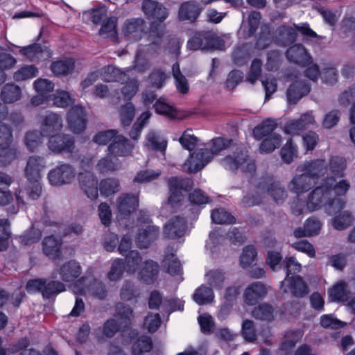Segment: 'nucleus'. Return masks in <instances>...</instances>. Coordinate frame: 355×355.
I'll use <instances>...</instances> for the list:
<instances>
[{"label":"nucleus","mask_w":355,"mask_h":355,"mask_svg":"<svg viewBox=\"0 0 355 355\" xmlns=\"http://www.w3.org/2000/svg\"><path fill=\"white\" fill-rule=\"evenodd\" d=\"M350 187V182L347 179L336 182L334 177H327L310 192L306 207L309 211L324 207L327 214H336L344 208L345 201L341 197L346 195Z\"/></svg>","instance_id":"obj_1"},{"label":"nucleus","mask_w":355,"mask_h":355,"mask_svg":"<svg viewBox=\"0 0 355 355\" xmlns=\"http://www.w3.org/2000/svg\"><path fill=\"white\" fill-rule=\"evenodd\" d=\"M45 166V162L41 157L31 156L27 160L24 170L25 176L28 182L26 193L32 200L37 199L41 194V173Z\"/></svg>","instance_id":"obj_2"},{"label":"nucleus","mask_w":355,"mask_h":355,"mask_svg":"<svg viewBox=\"0 0 355 355\" xmlns=\"http://www.w3.org/2000/svg\"><path fill=\"white\" fill-rule=\"evenodd\" d=\"M222 164L225 168L232 171L240 170L242 172L250 173H253L256 168L254 160L239 148L223 158Z\"/></svg>","instance_id":"obj_3"},{"label":"nucleus","mask_w":355,"mask_h":355,"mask_svg":"<svg viewBox=\"0 0 355 355\" xmlns=\"http://www.w3.org/2000/svg\"><path fill=\"white\" fill-rule=\"evenodd\" d=\"M162 35L150 33L148 35L150 43L147 45L139 46L135 59L134 68L139 72L145 71L148 67L147 58L156 53L159 49V42Z\"/></svg>","instance_id":"obj_4"},{"label":"nucleus","mask_w":355,"mask_h":355,"mask_svg":"<svg viewBox=\"0 0 355 355\" xmlns=\"http://www.w3.org/2000/svg\"><path fill=\"white\" fill-rule=\"evenodd\" d=\"M47 146L55 154H72L75 149V140L67 134H54L49 137Z\"/></svg>","instance_id":"obj_5"},{"label":"nucleus","mask_w":355,"mask_h":355,"mask_svg":"<svg viewBox=\"0 0 355 355\" xmlns=\"http://www.w3.org/2000/svg\"><path fill=\"white\" fill-rule=\"evenodd\" d=\"M63 126V119L57 113L48 112L40 117V130L41 134L46 137L61 131Z\"/></svg>","instance_id":"obj_6"},{"label":"nucleus","mask_w":355,"mask_h":355,"mask_svg":"<svg viewBox=\"0 0 355 355\" xmlns=\"http://www.w3.org/2000/svg\"><path fill=\"white\" fill-rule=\"evenodd\" d=\"M76 176L74 168L69 164H62L51 169L48 179L51 185L62 186L71 183Z\"/></svg>","instance_id":"obj_7"},{"label":"nucleus","mask_w":355,"mask_h":355,"mask_svg":"<svg viewBox=\"0 0 355 355\" xmlns=\"http://www.w3.org/2000/svg\"><path fill=\"white\" fill-rule=\"evenodd\" d=\"M296 171L304 172L313 181L316 182L327 172V164L324 159H315L306 161L298 165Z\"/></svg>","instance_id":"obj_8"},{"label":"nucleus","mask_w":355,"mask_h":355,"mask_svg":"<svg viewBox=\"0 0 355 355\" xmlns=\"http://www.w3.org/2000/svg\"><path fill=\"white\" fill-rule=\"evenodd\" d=\"M193 186L192 180L189 178H171L168 180L170 196L168 203L175 205L183 199L182 191H187Z\"/></svg>","instance_id":"obj_9"},{"label":"nucleus","mask_w":355,"mask_h":355,"mask_svg":"<svg viewBox=\"0 0 355 355\" xmlns=\"http://www.w3.org/2000/svg\"><path fill=\"white\" fill-rule=\"evenodd\" d=\"M315 123L313 111L306 112L300 115L297 119L288 121L284 125V132L288 135H297L302 131L314 125Z\"/></svg>","instance_id":"obj_10"},{"label":"nucleus","mask_w":355,"mask_h":355,"mask_svg":"<svg viewBox=\"0 0 355 355\" xmlns=\"http://www.w3.org/2000/svg\"><path fill=\"white\" fill-rule=\"evenodd\" d=\"M300 173L295 174L287 185L288 190L298 197L308 192L316 184L309 175L304 172Z\"/></svg>","instance_id":"obj_11"},{"label":"nucleus","mask_w":355,"mask_h":355,"mask_svg":"<svg viewBox=\"0 0 355 355\" xmlns=\"http://www.w3.org/2000/svg\"><path fill=\"white\" fill-rule=\"evenodd\" d=\"M280 288L284 293H290L299 297L308 293L307 286L300 276H286L282 282Z\"/></svg>","instance_id":"obj_12"},{"label":"nucleus","mask_w":355,"mask_h":355,"mask_svg":"<svg viewBox=\"0 0 355 355\" xmlns=\"http://www.w3.org/2000/svg\"><path fill=\"white\" fill-rule=\"evenodd\" d=\"M67 122L69 129L74 133L83 132L87 124L85 110L81 105L72 107L67 113Z\"/></svg>","instance_id":"obj_13"},{"label":"nucleus","mask_w":355,"mask_h":355,"mask_svg":"<svg viewBox=\"0 0 355 355\" xmlns=\"http://www.w3.org/2000/svg\"><path fill=\"white\" fill-rule=\"evenodd\" d=\"M122 32L127 40H138L146 33L145 21L141 18L128 19L123 26Z\"/></svg>","instance_id":"obj_14"},{"label":"nucleus","mask_w":355,"mask_h":355,"mask_svg":"<svg viewBox=\"0 0 355 355\" xmlns=\"http://www.w3.org/2000/svg\"><path fill=\"white\" fill-rule=\"evenodd\" d=\"M211 160V155L205 154L203 148L198 149L191 154L183 165L187 173H195L205 167Z\"/></svg>","instance_id":"obj_15"},{"label":"nucleus","mask_w":355,"mask_h":355,"mask_svg":"<svg viewBox=\"0 0 355 355\" xmlns=\"http://www.w3.org/2000/svg\"><path fill=\"white\" fill-rule=\"evenodd\" d=\"M19 53L32 62L46 60L52 56V53L48 48L42 47L39 44L20 47Z\"/></svg>","instance_id":"obj_16"},{"label":"nucleus","mask_w":355,"mask_h":355,"mask_svg":"<svg viewBox=\"0 0 355 355\" xmlns=\"http://www.w3.org/2000/svg\"><path fill=\"white\" fill-rule=\"evenodd\" d=\"M139 205L137 196L130 194H122L116 200L117 217L125 218L134 211Z\"/></svg>","instance_id":"obj_17"},{"label":"nucleus","mask_w":355,"mask_h":355,"mask_svg":"<svg viewBox=\"0 0 355 355\" xmlns=\"http://www.w3.org/2000/svg\"><path fill=\"white\" fill-rule=\"evenodd\" d=\"M80 187L84 193L91 200L98 196V180L91 172L82 173L78 176Z\"/></svg>","instance_id":"obj_18"},{"label":"nucleus","mask_w":355,"mask_h":355,"mask_svg":"<svg viewBox=\"0 0 355 355\" xmlns=\"http://www.w3.org/2000/svg\"><path fill=\"white\" fill-rule=\"evenodd\" d=\"M60 278L64 282H72L82 273V267L76 260H70L62 264L56 270Z\"/></svg>","instance_id":"obj_19"},{"label":"nucleus","mask_w":355,"mask_h":355,"mask_svg":"<svg viewBox=\"0 0 355 355\" xmlns=\"http://www.w3.org/2000/svg\"><path fill=\"white\" fill-rule=\"evenodd\" d=\"M187 229V220L182 217L171 218L164 227V235L168 239H177L182 236Z\"/></svg>","instance_id":"obj_20"},{"label":"nucleus","mask_w":355,"mask_h":355,"mask_svg":"<svg viewBox=\"0 0 355 355\" xmlns=\"http://www.w3.org/2000/svg\"><path fill=\"white\" fill-rule=\"evenodd\" d=\"M133 146L123 135H118L108 146V153L114 157H127L131 155Z\"/></svg>","instance_id":"obj_21"},{"label":"nucleus","mask_w":355,"mask_h":355,"mask_svg":"<svg viewBox=\"0 0 355 355\" xmlns=\"http://www.w3.org/2000/svg\"><path fill=\"white\" fill-rule=\"evenodd\" d=\"M85 277H83L78 279V281L76 282V285L74 286L73 288V292L76 294H89L100 300H103L106 297L107 291L105 288L104 285L101 282L97 280L94 281L92 284L90 285L89 287L79 289L78 288V284H82L83 282H85Z\"/></svg>","instance_id":"obj_22"},{"label":"nucleus","mask_w":355,"mask_h":355,"mask_svg":"<svg viewBox=\"0 0 355 355\" xmlns=\"http://www.w3.org/2000/svg\"><path fill=\"white\" fill-rule=\"evenodd\" d=\"M267 294L266 286L261 282H253L248 286L243 294L245 302L248 305L255 304Z\"/></svg>","instance_id":"obj_23"},{"label":"nucleus","mask_w":355,"mask_h":355,"mask_svg":"<svg viewBox=\"0 0 355 355\" xmlns=\"http://www.w3.org/2000/svg\"><path fill=\"white\" fill-rule=\"evenodd\" d=\"M142 9L148 18L162 21L167 17L166 9L157 1L144 0L142 4Z\"/></svg>","instance_id":"obj_24"},{"label":"nucleus","mask_w":355,"mask_h":355,"mask_svg":"<svg viewBox=\"0 0 355 355\" xmlns=\"http://www.w3.org/2000/svg\"><path fill=\"white\" fill-rule=\"evenodd\" d=\"M159 232V227L155 225H148L146 228L141 229L137 237V246L140 248H148L157 239Z\"/></svg>","instance_id":"obj_25"},{"label":"nucleus","mask_w":355,"mask_h":355,"mask_svg":"<svg viewBox=\"0 0 355 355\" xmlns=\"http://www.w3.org/2000/svg\"><path fill=\"white\" fill-rule=\"evenodd\" d=\"M97 71L99 74V78L104 82L123 83L128 79V76L125 73L111 65H107L101 69H97Z\"/></svg>","instance_id":"obj_26"},{"label":"nucleus","mask_w":355,"mask_h":355,"mask_svg":"<svg viewBox=\"0 0 355 355\" xmlns=\"http://www.w3.org/2000/svg\"><path fill=\"white\" fill-rule=\"evenodd\" d=\"M157 113L164 115L171 119H182L184 114L181 111L168 104L165 99H158L153 105Z\"/></svg>","instance_id":"obj_27"},{"label":"nucleus","mask_w":355,"mask_h":355,"mask_svg":"<svg viewBox=\"0 0 355 355\" xmlns=\"http://www.w3.org/2000/svg\"><path fill=\"white\" fill-rule=\"evenodd\" d=\"M286 55L290 61L303 66L309 64L311 59L304 47L301 44H295L291 46L287 51Z\"/></svg>","instance_id":"obj_28"},{"label":"nucleus","mask_w":355,"mask_h":355,"mask_svg":"<svg viewBox=\"0 0 355 355\" xmlns=\"http://www.w3.org/2000/svg\"><path fill=\"white\" fill-rule=\"evenodd\" d=\"M201 11L202 9L197 2L188 1L181 4L178 15L180 20L193 21L198 18Z\"/></svg>","instance_id":"obj_29"},{"label":"nucleus","mask_w":355,"mask_h":355,"mask_svg":"<svg viewBox=\"0 0 355 355\" xmlns=\"http://www.w3.org/2000/svg\"><path fill=\"white\" fill-rule=\"evenodd\" d=\"M310 92V87L304 81H295L287 90V98L289 103H296L303 96Z\"/></svg>","instance_id":"obj_30"},{"label":"nucleus","mask_w":355,"mask_h":355,"mask_svg":"<svg viewBox=\"0 0 355 355\" xmlns=\"http://www.w3.org/2000/svg\"><path fill=\"white\" fill-rule=\"evenodd\" d=\"M42 245L44 253L49 257L55 259L60 257L62 245L60 239H57L53 236H46L42 242Z\"/></svg>","instance_id":"obj_31"},{"label":"nucleus","mask_w":355,"mask_h":355,"mask_svg":"<svg viewBox=\"0 0 355 355\" xmlns=\"http://www.w3.org/2000/svg\"><path fill=\"white\" fill-rule=\"evenodd\" d=\"M21 96V88L14 83L6 84L0 94V98L4 103H15L20 99Z\"/></svg>","instance_id":"obj_32"},{"label":"nucleus","mask_w":355,"mask_h":355,"mask_svg":"<svg viewBox=\"0 0 355 355\" xmlns=\"http://www.w3.org/2000/svg\"><path fill=\"white\" fill-rule=\"evenodd\" d=\"M158 272V264L152 260H149L145 262L144 268L139 272V276L144 282L150 284L156 280Z\"/></svg>","instance_id":"obj_33"},{"label":"nucleus","mask_w":355,"mask_h":355,"mask_svg":"<svg viewBox=\"0 0 355 355\" xmlns=\"http://www.w3.org/2000/svg\"><path fill=\"white\" fill-rule=\"evenodd\" d=\"M349 291L343 281L338 282L329 291V298L333 302H345L349 299Z\"/></svg>","instance_id":"obj_34"},{"label":"nucleus","mask_w":355,"mask_h":355,"mask_svg":"<svg viewBox=\"0 0 355 355\" xmlns=\"http://www.w3.org/2000/svg\"><path fill=\"white\" fill-rule=\"evenodd\" d=\"M276 126L277 124L274 121L270 119L264 121L253 130L254 138L257 140H261L262 139L270 137L272 135H278L274 132Z\"/></svg>","instance_id":"obj_35"},{"label":"nucleus","mask_w":355,"mask_h":355,"mask_svg":"<svg viewBox=\"0 0 355 355\" xmlns=\"http://www.w3.org/2000/svg\"><path fill=\"white\" fill-rule=\"evenodd\" d=\"M121 166V164L119 158L114 157L108 153L106 157L99 160L96 168L101 173H107L118 170Z\"/></svg>","instance_id":"obj_36"},{"label":"nucleus","mask_w":355,"mask_h":355,"mask_svg":"<svg viewBox=\"0 0 355 355\" xmlns=\"http://www.w3.org/2000/svg\"><path fill=\"white\" fill-rule=\"evenodd\" d=\"M74 69L72 59H64L53 62L51 65L52 72L56 76H66Z\"/></svg>","instance_id":"obj_37"},{"label":"nucleus","mask_w":355,"mask_h":355,"mask_svg":"<svg viewBox=\"0 0 355 355\" xmlns=\"http://www.w3.org/2000/svg\"><path fill=\"white\" fill-rule=\"evenodd\" d=\"M282 137L280 135H272L270 137L262 139L259 146L261 153H270L280 146Z\"/></svg>","instance_id":"obj_38"},{"label":"nucleus","mask_w":355,"mask_h":355,"mask_svg":"<svg viewBox=\"0 0 355 355\" xmlns=\"http://www.w3.org/2000/svg\"><path fill=\"white\" fill-rule=\"evenodd\" d=\"M214 298L212 289L203 285L196 289L193 295V300L200 305L211 302Z\"/></svg>","instance_id":"obj_39"},{"label":"nucleus","mask_w":355,"mask_h":355,"mask_svg":"<svg viewBox=\"0 0 355 355\" xmlns=\"http://www.w3.org/2000/svg\"><path fill=\"white\" fill-rule=\"evenodd\" d=\"M267 192L278 204L282 203L287 198V191L279 182H272L267 186Z\"/></svg>","instance_id":"obj_40"},{"label":"nucleus","mask_w":355,"mask_h":355,"mask_svg":"<svg viewBox=\"0 0 355 355\" xmlns=\"http://www.w3.org/2000/svg\"><path fill=\"white\" fill-rule=\"evenodd\" d=\"M116 23V17H111L108 18L99 31L100 35L115 40L117 38Z\"/></svg>","instance_id":"obj_41"},{"label":"nucleus","mask_w":355,"mask_h":355,"mask_svg":"<svg viewBox=\"0 0 355 355\" xmlns=\"http://www.w3.org/2000/svg\"><path fill=\"white\" fill-rule=\"evenodd\" d=\"M43 135L41 134V131L33 130L26 133L24 143L27 148L30 151H34L37 150L43 143Z\"/></svg>","instance_id":"obj_42"},{"label":"nucleus","mask_w":355,"mask_h":355,"mask_svg":"<svg viewBox=\"0 0 355 355\" xmlns=\"http://www.w3.org/2000/svg\"><path fill=\"white\" fill-rule=\"evenodd\" d=\"M172 71L178 90L182 94H187L189 90V85L185 76L182 74L178 63L173 65Z\"/></svg>","instance_id":"obj_43"},{"label":"nucleus","mask_w":355,"mask_h":355,"mask_svg":"<svg viewBox=\"0 0 355 355\" xmlns=\"http://www.w3.org/2000/svg\"><path fill=\"white\" fill-rule=\"evenodd\" d=\"M329 170L335 177L342 178L345 175V170L347 167V162L342 157H332L329 163Z\"/></svg>","instance_id":"obj_44"},{"label":"nucleus","mask_w":355,"mask_h":355,"mask_svg":"<svg viewBox=\"0 0 355 355\" xmlns=\"http://www.w3.org/2000/svg\"><path fill=\"white\" fill-rule=\"evenodd\" d=\"M65 290V286L61 282L56 280L47 282L45 279V285L42 290V296L44 298L49 299L53 295H58Z\"/></svg>","instance_id":"obj_45"},{"label":"nucleus","mask_w":355,"mask_h":355,"mask_svg":"<svg viewBox=\"0 0 355 355\" xmlns=\"http://www.w3.org/2000/svg\"><path fill=\"white\" fill-rule=\"evenodd\" d=\"M280 154L282 161L286 164L291 163L297 156V146L293 143L292 139H288L282 148Z\"/></svg>","instance_id":"obj_46"},{"label":"nucleus","mask_w":355,"mask_h":355,"mask_svg":"<svg viewBox=\"0 0 355 355\" xmlns=\"http://www.w3.org/2000/svg\"><path fill=\"white\" fill-rule=\"evenodd\" d=\"M230 144V140L223 139L222 137H216L211 140L209 143L210 150H208L207 148H203V150L205 154L211 155L212 159L214 155H218L222 150L226 149L229 146Z\"/></svg>","instance_id":"obj_47"},{"label":"nucleus","mask_w":355,"mask_h":355,"mask_svg":"<svg viewBox=\"0 0 355 355\" xmlns=\"http://www.w3.org/2000/svg\"><path fill=\"white\" fill-rule=\"evenodd\" d=\"M164 267L166 268L167 272L171 275L181 274V265L178 258L173 253L166 254L163 260Z\"/></svg>","instance_id":"obj_48"},{"label":"nucleus","mask_w":355,"mask_h":355,"mask_svg":"<svg viewBox=\"0 0 355 355\" xmlns=\"http://www.w3.org/2000/svg\"><path fill=\"white\" fill-rule=\"evenodd\" d=\"M99 190L101 195L109 196L120 190V184L119 180L114 178L105 179L101 182Z\"/></svg>","instance_id":"obj_49"},{"label":"nucleus","mask_w":355,"mask_h":355,"mask_svg":"<svg viewBox=\"0 0 355 355\" xmlns=\"http://www.w3.org/2000/svg\"><path fill=\"white\" fill-rule=\"evenodd\" d=\"M252 315L258 320H272L274 318V309L268 304H261L254 309Z\"/></svg>","instance_id":"obj_50"},{"label":"nucleus","mask_w":355,"mask_h":355,"mask_svg":"<svg viewBox=\"0 0 355 355\" xmlns=\"http://www.w3.org/2000/svg\"><path fill=\"white\" fill-rule=\"evenodd\" d=\"M142 258L137 250H130L125 254V268L129 272L134 273L139 268Z\"/></svg>","instance_id":"obj_51"},{"label":"nucleus","mask_w":355,"mask_h":355,"mask_svg":"<svg viewBox=\"0 0 355 355\" xmlns=\"http://www.w3.org/2000/svg\"><path fill=\"white\" fill-rule=\"evenodd\" d=\"M205 279L212 288L220 289L225 280V276L220 270H211L206 273Z\"/></svg>","instance_id":"obj_52"},{"label":"nucleus","mask_w":355,"mask_h":355,"mask_svg":"<svg viewBox=\"0 0 355 355\" xmlns=\"http://www.w3.org/2000/svg\"><path fill=\"white\" fill-rule=\"evenodd\" d=\"M38 69L33 65H25L15 72L13 78L17 81H24L36 77Z\"/></svg>","instance_id":"obj_53"},{"label":"nucleus","mask_w":355,"mask_h":355,"mask_svg":"<svg viewBox=\"0 0 355 355\" xmlns=\"http://www.w3.org/2000/svg\"><path fill=\"white\" fill-rule=\"evenodd\" d=\"M257 252L253 245L245 247L240 256V265L243 268L250 266L256 259Z\"/></svg>","instance_id":"obj_54"},{"label":"nucleus","mask_w":355,"mask_h":355,"mask_svg":"<svg viewBox=\"0 0 355 355\" xmlns=\"http://www.w3.org/2000/svg\"><path fill=\"white\" fill-rule=\"evenodd\" d=\"M153 347V343L150 337L142 336L133 344L132 354L134 355H141L143 353L148 352Z\"/></svg>","instance_id":"obj_55"},{"label":"nucleus","mask_w":355,"mask_h":355,"mask_svg":"<svg viewBox=\"0 0 355 355\" xmlns=\"http://www.w3.org/2000/svg\"><path fill=\"white\" fill-rule=\"evenodd\" d=\"M205 50L221 49L224 46L223 40L211 31H205Z\"/></svg>","instance_id":"obj_56"},{"label":"nucleus","mask_w":355,"mask_h":355,"mask_svg":"<svg viewBox=\"0 0 355 355\" xmlns=\"http://www.w3.org/2000/svg\"><path fill=\"white\" fill-rule=\"evenodd\" d=\"M353 218L350 213L343 211L332 220L334 227L338 230L347 228L352 223Z\"/></svg>","instance_id":"obj_57"},{"label":"nucleus","mask_w":355,"mask_h":355,"mask_svg":"<svg viewBox=\"0 0 355 355\" xmlns=\"http://www.w3.org/2000/svg\"><path fill=\"white\" fill-rule=\"evenodd\" d=\"M147 145L157 150L164 151L166 148V141L161 138L155 132L150 131L146 136Z\"/></svg>","instance_id":"obj_58"},{"label":"nucleus","mask_w":355,"mask_h":355,"mask_svg":"<svg viewBox=\"0 0 355 355\" xmlns=\"http://www.w3.org/2000/svg\"><path fill=\"white\" fill-rule=\"evenodd\" d=\"M135 106L131 103H127L121 107L119 110L120 119L123 125H129L135 116Z\"/></svg>","instance_id":"obj_59"},{"label":"nucleus","mask_w":355,"mask_h":355,"mask_svg":"<svg viewBox=\"0 0 355 355\" xmlns=\"http://www.w3.org/2000/svg\"><path fill=\"white\" fill-rule=\"evenodd\" d=\"M53 100V104L58 107H66L73 104V101L70 94L63 90L56 91Z\"/></svg>","instance_id":"obj_60"},{"label":"nucleus","mask_w":355,"mask_h":355,"mask_svg":"<svg viewBox=\"0 0 355 355\" xmlns=\"http://www.w3.org/2000/svg\"><path fill=\"white\" fill-rule=\"evenodd\" d=\"M211 216L212 220L218 224H232L235 221L234 216L223 209L213 211Z\"/></svg>","instance_id":"obj_61"},{"label":"nucleus","mask_w":355,"mask_h":355,"mask_svg":"<svg viewBox=\"0 0 355 355\" xmlns=\"http://www.w3.org/2000/svg\"><path fill=\"white\" fill-rule=\"evenodd\" d=\"M6 121L10 125H15L21 121V116L18 114H8V108L6 105L0 103V124Z\"/></svg>","instance_id":"obj_62"},{"label":"nucleus","mask_w":355,"mask_h":355,"mask_svg":"<svg viewBox=\"0 0 355 355\" xmlns=\"http://www.w3.org/2000/svg\"><path fill=\"white\" fill-rule=\"evenodd\" d=\"M302 337V332L299 329L286 332L284 341L282 344V349L286 350L288 348L293 347Z\"/></svg>","instance_id":"obj_63"},{"label":"nucleus","mask_w":355,"mask_h":355,"mask_svg":"<svg viewBox=\"0 0 355 355\" xmlns=\"http://www.w3.org/2000/svg\"><path fill=\"white\" fill-rule=\"evenodd\" d=\"M261 67L262 62L259 59L253 60L246 77V80L251 84H254L261 76Z\"/></svg>","instance_id":"obj_64"}]
</instances>
